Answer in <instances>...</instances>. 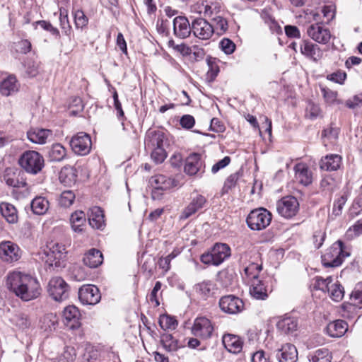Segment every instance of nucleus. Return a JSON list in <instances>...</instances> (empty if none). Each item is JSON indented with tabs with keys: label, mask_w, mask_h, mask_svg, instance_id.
Returning <instances> with one entry per match:
<instances>
[{
	"label": "nucleus",
	"mask_w": 362,
	"mask_h": 362,
	"mask_svg": "<svg viewBox=\"0 0 362 362\" xmlns=\"http://www.w3.org/2000/svg\"><path fill=\"white\" fill-rule=\"evenodd\" d=\"M7 288L21 300L28 302L37 298L42 291L35 276L19 271L9 272L6 276Z\"/></svg>",
	"instance_id": "nucleus-1"
},
{
	"label": "nucleus",
	"mask_w": 362,
	"mask_h": 362,
	"mask_svg": "<svg viewBox=\"0 0 362 362\" xmlns=\"http://www.w3.org/2000/svg\"><path fill=\"white\" fill-rule=\"evenodd\" d=\"M18 164L26 173L35 175L43 169L45 160L39 152L27 150L19 156Z\"/></svg>",
	"instance_id": "nucleus-2"
},
{
	"label": "nucleus",
	"mask_w": 362,
	"mask_h": 362,
	"mask_svg": "<svg viewBox=\"0 0 362 362\" xmlns=\"http://www.w3.org/2000/svg\"><path fill=\"white\" fill-rule=\"evenodd\" d=\"M259 259V254L257 252H245L240 255L239 262L249 281L259 279V274L262 270V263Z\"/></svg>",
	"instance_id": "nucleus-3"
},
{
	"label": "nucleus",
	"mask_w": 362,
	"mask_h": 362,
	"mask_svg": "<svg viewBox=\"0 0 362 362\" xmlns=\"http://www.w3.org/2000/svg\"><path fill=\"white\" fill-rule=\"evenodd\" d=\"M349 256V253L344 250L343 242L337 240L322 255V264L325 267H337Z\"/></svg>",
	"instance_id": "nucleus-4"
},
{
	"label": "nucleus",
	"mask_w": 362,
	"mask_h": 362,
	"mask_svg": "<svg viewBox=\"0 0 362 362\" xmlns=\"http://www.w3.org/2000/svg\"><path fill=\"white\" fill-rule=\"evenodd\" d=\"M272 219V214L264 208L252 210L247 215L246 223L252 230H262L269 226Z\"/></svg>",
	"instance_id": "nucleus-5"
},
{
	"label": "nucleus",
	"mask_w": 362,
	"mask_h": 362,
	"mask_svg": "<svg viewBox=\"0 0 362 362\" xmlns=\"http://www.w3.org/2000/svg\"><path fill=\"white\" fill-rule=\"evenodd\" d=\"M184 172L188 176L201 177L205 172V162L202 154L190 153L185 160Z\"/></svg>",
	"instance_id": "nucleus-6"
},
{
	"label": "nucleus",
	"mask_w": 362,
	"mask_h": 362,
	"mask_svg": "<svg viewBox=\"0 0 362 362\" xmlns=\"http://www.w3.org/2000/svg\"><path fill=\"white\" fill-rule=\"evenodd\" d=\"M47 291L54 300L63 301L69 297V286L62 277L55 276L49 280Z\"/></svg>",
	"instance_id": "nucleus-7"
},
{
	"label": "nucleus",
	"mask_w": 362,
	"mask_h": 362,
	"mask_svg": "<svg viewBox=\"0 0 362 362\" xmlns=\"http://www.w3.org/2000/svg\"><path fill=\"white\" fill-rule=\"evenodd\" d=\"M308 35L315 42L326 45L331 38V33L322 21L313 23L307 28Z\"/></svg>",
	"instance_id": "nucleus-8"
},
{
	"label": "nucleus",
	"mask_w": 362,
	"mask_h": 362,
	"mask_svg": "<svg viewBox=\"0 0 362 362\" xmlns=\"http://www.w3.org/2000/svg\"><path fill=\"white\" fill-rule=\"evenodd\" d=\"M69 143L73 151L79 156L87 155L91 149L90 136L84 132H79L73 136Z\"/></svg>",
	"instance_id": "nucleus-9"
},
{
	"label": "nucleus",
	"mask_w": 362,
	"mask_h": 362,
	"mask_svg": "<svg viewBox=\"0 0 362 362\" xmlns=\"http://www.w3.org/2000/svg\"><path fill=\"white\" fill-rule=\"evenodd\" d=\"M218 305L222 312L230 315L238 314L244 308L243 300L234 295L222 296L219 299Z\"/></svg>",
	"instance_id": "nucleus-10"
},
{
	"label": "nucleus",
	"mask_w": 362,
	"mask_h": 362,
	"mask_svg": "<svg viewBox=\"0 0 362 362\" xmlns=\"http://www.w3.org/2000/svg\"><path fill=\"white\" fill-rule=\"evenodd\" d=\"M21 250L11 241H3L0 243V259L8 264L18 261L21 257Z\"/></svg>",
	"instance_id": "nucleus-11"
},
{
	"label": "nucleus",
	"mask_w": 362,
	"mask_h": 362,
	"mask_svg": "<svg viewBox=\"0 0 362 362\" xmlns=\"http://www.w3.org/2000/svg\"><path fill=\"white\" fill-rule=\"evenodd\" d=\"M278 213L286 218H291L296 215L299 210V203L293 196L283 197L277 202Z\"/></svg>",
	"instance_id": "nucleus-12"
},
{
	"label": "nucleus",
	"mask_w": 362,
	"mask_h": 362,
	"mask_svg": "<svg viewBox=\"0 0 362 362\" xmlns=\"http://www.w3.org/2000/svg\"><path fill=\"white\" fill-rule=\"evenodd\" d=\"M78 298L83 305H94L100 302L101 295L97 286L87 284L79 288Z\"/></svg>",
	"instance_id": "nucleus-13"
},
{
	"label": "nucleus",
	"mask_w": 362,
	"mask_h": 362,
	"mask_svg": "<svg viewBox=\"0 0 362 362\" xmlns=\"http://www.w3.org/2000/svg\"><path fill=\"white\" fill-rule=\"evenodd\" d=\"M214 325L206 317H198L195 319L192 329L194 335L206 339L212 336Z\"/></svg>",
	"instance_id": "nucleus-14"
},
{
	"label": "nucleus",
	"mask_w": 362,
	"mask_h": 362,
	"mask_svg": "<svg viewBox=\"0 0 362 362\" xmlns=\"http://www.w3.org/2000/svg\"><path fill=\"white\" fill-rule=\"evenodd\" d=\"M192 32L194 35L203 40H209L214 33L213 25L202 18L192 21Z\"/></svg>",
	"instance_id": "nucleus-15"
},
{
	"label": "nucleus",
	"mask_w": 362,
	"mask_h": 362,
	"mask_svg": "<svg viewBox=\"0 0 362 362\" xmlns=\"http://www.w3.org/2000/svg\"><path fill=\"white\" fill-rule=\"evenodd\" d=\"M81 313L75 305L66 306L63 311L64 323L69 329H77L81 325Z\"/></svg>",
	"instance_id": "nucleus-16"
},
{
	"label": "nucleus",
	"mask_w": 362,
	"mask_h": 362,
	"mask_svg": "<svg viewBox=\"0 0 362 362\" xmlns=\"http://www.w3.org/2000/svg\"><path fill=\"white\" fill-rule=\"evenodd\" d=\"M150 184L153 187L151 197L153 199H159L163 191L168 189L172 186V181L163 175H157L151 177Z\"/></svg>",
	"instance_id": "nucleus-17"
},
{
	"label": "nucleus",
	"mask_w": 362,
	"mask_h": 362,
	"mask_svg": "<svg viewBox=\"0 0 362 362\" xmlns=\"http://www.w3.org/2000/svg\"><path fill=\"white\" fill-rule=\"evenodd\" d=\"M300 52L306 58L317 62L322 57L321 48L309 40H302L299 42Z\"/></svg>",
	"instance_id": "nucleus-18"
},
{
	"label": "nucleus",
	"mask_w": 362,
	"mask_h": 362,
	"mask_svg": "<svg viewBox=\"0 0 362 362\" xmlns=\"http://www.w3.org/2000/svg\"><path fill=\"white\" fill-rule=\"evenodd\" d=\"M21 171L15 167L6 168L3 174L2 180L8 187L13 188L25 187L27 184L25 180L20 179Z\"/></svg>",
	"instance_id": "nucleus-19"
},
{
	"label": "nucleus",
	"mask_w": 362,
	"mask_h": 362,
	"mask_svg": "<svg viewBox=\"0 0 362 362\" xmlns=\"http://www.w3.org/2000/svg\"><path fill=\"white\" fill-rule=\"evenodd\" d=\"M206 203V199L202 194H196L192 197L190 202L182 210L180 215V220H186L202 209Z\"/></svg>",
	"instance_id": "nucleus-20"
},
{
	"label": "nucleus",
	"mask_w": 362,
	"mask_h": 362,
	"mask_svg": "<svg viewBox=\"0 0 362 362\" xmlns=\"http://www.w3.org/2000/svg\"><path fill=\"white\" fill-rule=\"evenodd\" d=\"M173 33L175 36L180 39L188 37L192 29V23L190 25L185 16H177L173 19Z\"/></svg>",
	"instance_id": "nucleus-21"
},
{
	"label": "nucleus",
	"mask_w": 362,
	"mask_h": 362,
	"mask_svg": "<svg viewBox=\"0 0 362 362\" xmlns=\"http://www.w3.org/2000/svg\"><path fill=\"white\" fill-rule=\"evenodd\" d=\"M199 12L203 13L204 16L209 18L223 14V12L220 0H204L199 6Z\"/></svg>",
	"instance_id": "nucleus-22"
},
{
	"label": "nucleus",
	"mask_w": 362,
	"mask_h": 362,
	"mask_svg": "<svg viewBox=\"0 0 362 362\" xmlns=\"http://www.w3.org/2000/svg\"><path fill=\"white\" fill-rule=\"evenodd\" d=\"M166 139L165 133L161 130H148L146 132L144 145L145 148H156L163 147Z\"/></svg>",
	"instance_id": "nucleus-23"
},
{
	"label": "nucleus",
	"mask_w": 362,
	"mask_h": 362,
	"mask_svg": "<svg viewBox=\"0 0 362 362\" xmlns=\"http://www.w3.org/2000/svg\"><path fill=\"white\" fill-rule=\"evenodd\" d=\"M295 178L298 182L303 186H308L313 182V173L307 164L299 163L293 168Z\"/></svg>",
	"instance_id": "nucleus-24"
},
{
	"label": "nucleus",
	"mask_w": 362,
	"mask_h": 362,
	"mask_svg": "<svg viewBox=\"0 0 362 362\" xmlns=\"http://www.w3.org/2000/svg\"><path fill=\"white\" fill-rule=\"evenodd\" d=\"M52 136V132L48 129L31 128L27 132L28 140L36 144H45Z\"/></svg>",
	"instance_id": "nucleus-25"
},
{
	"label": "nucleus",
	"mask_w": 362,
	"mask_h": 362,
	"mask_svg": "<svg viewBox=\"0 0 362 362\" xmlns=\"http://www.w3.org/2000/svg\"><path fill=\"white\" fill-rule=\"evenodd\" d=\"M276 358L279 362H296L298 360L297 349L293 344H285L278 350Z\"/></svg>",
	"instance_id": "nucleus-26"
},
{
	"label": "nucleus",
	"mask_w": 362,
	"mask_h": 362,
	"mask_svg": "<svg viewBox=\"0 0 362 362\" xmlns=\"http://www.w3.org/2000/svg\"><path fill=\"white\" fill-rule=\"evenodd\" d=\"M105 216L100 207L93 206L88 211L89 225L95 229L103 230L105 227Z\"/></svg>",
	"instance_id": "nucleus-27"
},
{
	"label": "nucleus",
	"mask_w": 362,
	"mask_h": 362,
	"mask_svg": "<svg viewBox=\"0 0 362 362\" xmlns=\"http://www.w3.org/2000/svg\"><path fill=\"white\" fill-rule=\"evenodd\" d=\"M222 342L226 350L230 353H240L243 349V341L238 336L235 334H224L222 338Z\"/></svg>",
	"instance_id": "nucleus-28"
},
{
	"label": "nucleus",
	"mask_w": 362,
	"mask_h": 362,
	"mask_svg": "<svg viewBox=\"0 0 362 362\" xmlns=\"http://www.w3.org/2000/svg\"><path fill=\"white\" fill-rule=\"evenodd\" d=\"M70 224L71 229L77 233H83L86 228V216L83 211H76L71 214Z\"/></svg>",
	"instance_id": "nucleus-29"
},
{
	"label": "nucleus",
	"mask_w": 362,
	"mask_h": 362,
	"mask_svg": "<svg viewBox=\"0 0 362 362\" xmlns=\"http://www.w3.org/2000/svg\"><path fill=\"white\" fill-rule=\"evenodd\" d=\"M341 165V157L338 154H329L321 158L320 168L326 171L337 170Z\"/></svg>",
	"instance_id": "nucleus-30"
},
{
	"label": "nucleus",
	"mask_w": 362,
	"mask_h": 362,
	"mask_svg": "<svg viewBox=\"0 0 362 362\" xmlns=\"http://www.w3.org/2000/svg\"><path fill=\"white\" fill-rule=\"evenodd\" d=\"M250 293L257 300H266L268 298L267 286L264 282L259 279L250 281Z\"/></svg>",
	"instance_id": "nucleus-31"
},
{
	"label": "nucleus",
	"mask_w": 362,
	"mask_h": 362,
	"mask_svg": "<svg viewBox=\"0 0 362 362\" xmlns=\"http://www.w3.org/2000/svg\"><path fill=\"white\" fill-rule=\"evenodd\" d=\"M348 329L347 323L342 320L329 322L326 327V332L331 337H341Z\"/></svg>",
	"instance_id": "nucleus-32"
},
{
	"label": "nucleus",
	"mask_w": 362,
	"mask_h": 362,
	"mask_svg": "<svg viewBox=\"0 0 362 362\" xmlns=\"http://www.w3.org/2000/svg\"><path fill=\"white\" fill-rule=\"evenodd\" d=\"M211 252L215 259V265H220L230 255V248L226 243H216L212 248Z\"/></svg>",
	"instance_id": "nucleus-33"
},
{
	"label": "nucleus",
	"mask_w": 362,
	"mask_h": 362,
	"mask_svg": "<svg viewBox=\"0 0 362 362\" xmlns=\"http://www.w3.org/2000/svg\"><path fill=\"white\" fill-rule=\"evenodd\" d=\"M103 257L102 252L97 249L89 250L83 258V263L90 267L96 268L103 263Z\"/></svg>",
	"instance_id": "nucleus-34"
},
{
	"label": "nucleus",
	"mask_w": 362,
	"mask_h": 362,
	"mask_svg": "<svg viewBox=\"0 0 362 362\" xmlns=\"http://www.w3.org/2000/svg\"><path fill=\"white\" fill-rule=\"evenodd\" d=\"M0 212L8 223H16L18 221V211L11 204L2 202L0 204Z\"/></svg>",
	"instance_id": "nucleus-35"
},
{
	"label": "nucleus",
	"mask_w": 362,
	"mask_h": 362,
	"mask_svg": "<svg viewBox=\"0 0 362 362\" xmlns=\"http://www.w3.org/2000/svg\"><path fill=\"white\" fill-rule=\"evenodd\" d=\"M276 327L284 334H292L297 330L298 320L293 317L285 316L278 321Z\"/></svg>",
	"instance_id": "nucleus-36"
},
{
	"label": "nucleus",
	"mask_w": 362,
	"mask_h": 362,
	"mask_svg": "<svg viewBox=\"0 0 362 362\" xmlns=\"http://www.w3.org/2000/svg\"><path fill=\"white\" fill-rule=\"evenodd\" d=\"M308 358L310 362H331L332 356L328 349L321 348L310 352Z\"/></svg>",
	"instance_id": "nucleus-37"
},
{
	"label": "nucleus",
	"mask_w": 362,
	"mask_h": 362,
	"mask_svg": "<svg viewBox=\"0 0 362 362\" xmlns=\"http://www.w3.org/2000/svg\"><path fill=\"white\" fill-rule=\"evenodd\" d=\"M18 85L15 76H9L0 84V93L5 96H8L17 92Z\"/></svg>",
	"instance_id": "nucleus-38"
},
{
	"label": "nucleus",
	"mask_w": 362,
	"mask_h": 362,
	"mask_svg": "<svg viewBox=\"0 0 362 362\" xmlns=\"http://www.w3.org/2000/svg\"><path fill=\"white\" fill-rule=\"evenodd\" d=\"M30 206L35 214L43 215L47 211L49 203L45 197H36L32 200Z\"/></svg>",
	"instance_id": "nucleus-39"
},
{
	"label": "nucleus",
	"mask_w": 362,
	"mask_h": 362,
	"mask_svg": "<svg viewBox=\"0 0 362 362\" xmlns=\"http://www.w3.org/2000/svg\"><path fill=\"white\" fill-rule=\"evenodd\" d=\"M66 148L60 144H54L48 152V157L51 161L59 162L66 157Z\"/></svg>",
	"instance_id": "nucleus-40"
},
{
	"label": "nucleus",
	"mask_w": 362,
	"mask_h": 362,
	"mask_svg": "<svg viewBox=\"0 0 362 362\" xmlns=\"http://www.w3.org/2000/svg\"><path fill=\"white\" fill-rule=\"evenodd\" d=\"M209 19L213 23L211 25L214 29V33L216 32L218 35H222L227 31L228 28V21L222 14L213 16V18H209Z\"/></svg>",
	"instance_id": "nucleus-41"
},
{
	"label": "nucleus",
	"mask_w": 362,
	"mask_h": 362,
	"mask_svg": "<svg viewBox=\"0 0 362 362\" xmlns=\"http://www.w3.org/2000/svg\"><path fill=\"white\" fill-rule=\"evenodd\" d=\"M59 180L65 185L75 183L76 180V170L73 168H64L59 173Z\"/></svg>",
	"instance_id": "nucleus-42"
},
{
	"label": "nucleus",
	"mask_w": 362,
	"mask_h": 362,
	"mask_svg": "<svg viewBox=\"0 0 362 362\" xmlns=\"http://www.w3.org/2000/svg\"><path fill=\"white\" fill-rule=\"evenodd\" d=\"M361 308V305L354 303H345L342 305V316L348 319L355 317Z\"/></svg>",
	"instance_id": "nucleus-43"
},
{
	"label": "nucleus",
	"mask_w": 362,
	"mask_h": 362,
	"mask_svg": "<svg viewBox=\"0 0 362 362\" xmlns=\"http://www.w3.org/2000/svg\"><path fill=\"white\" fill-rule=\"evenodd\" d=\"M327 291L330 298L336 302L341 301L344 296V287L338 282L330 285Z\"/></svg>",
	"instance_id": "nucleus-44"
},
{
	"label": "nucleus",
	"mask_w": 362,
	"mask_h": 362,
	"mask_svg": "<svg viewBox=\"0 0 362 362\" xmlns=\"http://www.w3.org/2000/svg\"><path fill=\"white\" fill-rule=\"evenodd\" d=\"M40 327L45 332H52L56 329L57 322L52 314L45 315L40 320Z\"/></svg>",
	"instance_id": "nucleus-45"
},
{
	"label": "nucleus",
	"mask_w": 362,
	"mask_h": 362,
	"mask_svg": "<svg viewBox=\"0 0 362 362\" xmlns=\"http://www.w3.org/2000/svg\"><path fill=\"white\" fill-rule=\"evenodd\" d=\"M145 149L146 151L151 152V159L156 164L162 163L167 158V153L164 147Z\"/></svg>",
	"instance_id": "nucleus-46"
},
{
	"label": "nucleus",
	"mask_w": 362,
	"mask_h": 362,
	"mask_svg": "<svg viewBox=\"0 0 362 362\" xmlns=\"http://www.w3.org/2000/svg\"><path fill=\"white\" fill-rule=\"evenodd\" d=\"M74 24L76 29L83 30L88 23V18L85 15L84 12L78 9L73 12Z\"/></svg>",
	"instance_id": "nucleus-47"
},
{
	"label": "nucleus",
	"mask_w": 362,
	"mask_h": 362,
	"mask_svg": "<svg viewBox=\"0 0 362 362\" xmlns=\"http://www.w3.org/2000/svg\"><path fill=\"white\" fill-rule=\"evenodd\" d=\"M313 280L315 281L313 288L315 290H320L323 292H326L332 282L333 279L332 276H328L326 279H324L317 276H315Z\"/></svg>",
	"instance_id": "nucleus-48"
},
{
	"label": "nucleus",
	"mask_w": 362,
	"mask_h": 362,
	"mask_svg": "<svg viewBox=\"0 0 362 362\" xmlns=\"http://www.w3.org/2000/svg\"><path fill=\"white\" fill-rule=\"evenodd\" d=\"M11 321L20 329H24L28 328L30 325V321L27 315L25 313L16 314Z\"/></svg>",
	"instance_id": "nucleus-49"
},
{
	"label": "nucleus",
	"mask_w": 362,
	"mask_h": 362,
	"mask_svg": "<svg viewBox=\"0 0 362 362\" xmlns=\"http://www.w3.org/2000/svg\"><path fill=\"white\" fill-rule=\"evenodd\" d=\"M177 324V321L173 317L167 315L160 317L159 325L163 329H175Z\"/></svg>",
	"instance_id": "nucleus-50"
},
{
	"label": "nucleus",
	"mask_w": 362,
	"mask_h": 362,
	"mask_svg": "<svg viewBox=\"0 0 362 362\" xmlns=\"http://www.w3.org/2000/svg\"><path fill=\"white\" fill-rule=\"evenodd\" d=\"M75 194L71 190H66L62 192L59 199V204L63 207H69L74 203Z\"/></svg>",
	"instance_id": "nucleus-51"
},
{
	"label": "nucleus",
	"mask_w": 362,
	"mask_h": 362,
	"mask_svg": "<svg viewBox=\"0 0 362 362\" xmlns=\"http://www.w3.org/2000/svg\"><path fill=\"white\" fill-rule=\"evenodd\" d=\"M60 26L63 30L66 35H70L72 31L71 26L69 24L67 11L66 10L62 11L60 8V16H59Z\"/></svg>",
	"instance_id": "nucleus-52"
},
{
	"label": "nucleus",
	"mask_w": 362,
	"mask_h": 362,
	"mask_svg": "<svg viewBox=\"0 0 362 362\" xmlns=\"http://www.w3.org/2000/svg\"><path fill=\"white\" fill-rule=\"evenodd\" d=\"M213 288L214 284L211 281H204L196 285V290L204 297H208Z\"/></svg>",
	"instance_id": "nucleus-53"
},
{
	"label": "nucleus",
	"mask_w": 362,
	"mask_h": 362,
	"mask_svg": "<svg viewBox=\"0 0 362 362\" xmlns=\"http://www.w3.org/2000/svg\"><path fill=\"white\" fill-rule=\"evenodd\" d=\"M161 342L163 344L165 348L168 351L176 349L177 340L175 339L173 335L170 334H163L161 337Z\"/></svg>",
	"instance_id": "nucleus-54"
},
{
	"label": "nucleus",
	"mask_w": 362,
	"mask_h": 362,
	"mask_svg": "<svg viewBox=\"0 0 362 362\" xmlns=\"http://www.w3.org/2000/svg\"><path fill=\"white\" fill-rule=\"evenodd\" d=\"M350 299L351 303H356L357 305H361L362 304V282H359L356 284L354 290L352 291Z\"/></svg>",
	"instance_id": "nucleus-55"
},
{
	"label": "nucleus",
	"mask_w": 362,
	"mask_h": 362,
	"mask_svg": "<svg viewBox=\"0 0 362 362\" xmlns=\"http://www.w3.org/2000/svg\"><path fill=\"white\" fill-rule=\"evenodd\" d=\"M219 46L223 52L226 54L233 53L236 47L235 43L228 38L222 39L219 43Z\"/></svg>",
	"instance_id": "nucleus-56"
},
{
	"label": "nucleus",
	"mask_w": 362,
	"mask_h": 362,
	"mask_svg": "<svg viewBox=\"0 0 362 362\" xmlns=\"http://www.w3.org/2000/svg\"><path fill=\"white\" fill-rule=\"evenodd\" d=\"M320 90L327 103L333 104L337 100V93L327 87L321 86Z\"/></svg>",
	"instance_id": "nucleus-57"
},
{
	"label": "nucleus",
	"mask_w": 362,
	"mask_h": 362,
	"mask_svg": "<svg viewBox=\"0 0 362 362\" xmlns=\"http://www.w3.org/2000/svg\"><path fill=\"white\" fill-rule=\"evenodd\" d=\"M320 108L318 105L309 103L306 107V116L311 119H315L320 115Z\"/></svg>",
	"instance_id": "nucleus-58"
},
{
	"label": "nucleus",
	"mask_w": 362,
	"mask_h": 362,
	"mask_svg": "<svg viewBox=\"0 0 362 362\" xmlns=\"http://www.w3.org/2000/svg\"><path fill=\"white\" fill-rule=\"evenodd\" d=\"M238 179V175L237 174H232L228 176L222 188V194L228 193L229 190L233 188L237 183Z\"/></svg>",
	"instance_id": "nucleus-59"
},
{
	"label": "nucleus",
	"mask_w": 362,
	"mask_h": 362,
	"mask_svg": "<svg viewBox=\"0 0 362 362\" xmlns=\"http://www.w3.org/2000/svg\"><path fill=\"white\" fill-rule=\"evenodd\" d=\"M205 51L203 48L194 45L191 48L190 59L194 62L202 61L205 56Z\"/></svg>",
	"instance_id": "nucleus-60"
},
{
	"label": "nucleus",
	"mask_w": 362,
	"mask_h": 362,
	"mask_svg": "<svg viewBox=\"0 0 362 362\" xmlns=\"http://www.w3.org/2000/svg\"><path fill=\"white\" fill-rule=\"evenodd\" d=\"M346 202V199L344 196H341L337 200L334 201L332 215L338 216L341 214L342 209Z\"/></svg>",
	"instance_id": "nucleus-61"
},
{
	"label": "nucleus",
	"mask_w": 362,
	"mask_h": 362,
	"mask_svg": "<svg viewBox=\"0 0 362 362\" xmlns=\"http://www.w3.org/2000/svg\"><path fill=\"white\" fill-rule=\"evenodd\" d=\"M162 284L160 281H156L153 288L152 289L149 295V300L152 303H155V306L158 307L160 305V302L158 298V292L160 290Z\"/></svg>",
	"instance_id": "nucleus-62"
},
{
	"label": "nucleus",
	"mask_w": 362,
	"mask_h": 362,
	"mask_svg": "<svg viewBox=\"0 0 362 362\" xmlns=\"http://www.w3.org/2000/svg\"><path fill=\"white\" fill-rule=\"evenodd\" d=\"M180 124L183 128L189 129L194 127L195 119L194 117L190 115H185L181 117Z\"/></svg>",
	"instance_id": "nucleus-63"
},
{
	"label": "nucleus",
	"mask_w": 362,
	"mask_h": 362,
	"mask_svg": "<svg viewBox=\"0 0 362 362\" xmlns=\"http://www.w3.org/2000/svg\"><path fill=\"white\" fill-rule=\"evenodd\" d=\"M73 348H67L60 356L59 362H74L75 354Z\"/></svg>",
	"instance_id": "nucleus-64"
}]
</instances>
